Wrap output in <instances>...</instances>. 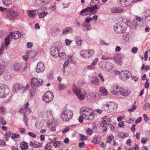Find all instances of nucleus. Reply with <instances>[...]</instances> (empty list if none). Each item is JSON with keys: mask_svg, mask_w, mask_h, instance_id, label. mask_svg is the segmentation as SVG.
<instances>
[{"mask_svg": "<svg viewBox=\"0 0 150 150\" xmlns=\"http://www.w3.org/2000/svg\"><path fill=\"white\" fill-rule=\"evenodd\" d=\"M80 112L87 120H92L94 118V112L91 108L86 107H83L80 109Z\"/></svg>", "mask_w": 150, "mask_h": 150, "instance_id": "nucleus-1", "label": "nucleus"}, {"mask_svg": "<svg viewBox=\"0 0 150 150\" xmlns=\"http://www.w3.org/2000/svg\"><path fill=\"white\" fill-rule=\"evenodd\" d=\"M127 24L123 22H120L116 24L114 26L115 31L117 33H124L127 29Z\"/></svg>", "mask_w": 150, "mask_h": 150, "instance_id": "nucleus-2", "label": "nucleus"}, {"mask_svg": "<svg viewBox=\"0 0 150 150\" xmlns=\"http://www.w3.org/2000/svg\"><path fill=\"white\" fill-rule=\"evenodd\" d=\"M73 115L71 110L67 109L64 110L62 113L61 118L63 121H68L71 119Z\"/></svg>", "mask_w": 150, "mask_h": 150, "instance_id": "nucleus-3", "label": "nucleus"}, {"mask_svg": "<svg viewBox=\"0 0 150 150\" xmlns=\"http://www.w3.org/2000/svg\"><path fill=\"white\" fill-rule=\"evenodd\" d=\"M117 106L116 104L112 102H108L102 107V110L107 112H113L115 107Z\"/></svg>", "mask_w": 150, "mask_h": 150, "instance_id": "nucleus-4", "label": "nucleus"}, {"mask_svg": "<svg viewBox=\"0 0 150 150\" xmlns=\"http://www.w3.org/2000/svg\"><path fill=\"white\" fill-rule=\"evenodd\" d=\"M73 90L74 93L80 100H83L85 98L86 93L84 90L74 86Z\"/></svg>", "mask_w": 150, "mask_h": 150, "instance_id": "nucleus-5", "label": "nucleus"}, {"mask_svg": "<svg viewBox=\"0 0 150 150\" xmlns=\"http://www.w3.org/2000/svg\"><path fill=\"white\" fill-rule=\"evenodd\" d=\"M98 8L97 5L96 4L93 6H91L83 9L81 11L80 14L82 16H87L88 14H90L91 12L94 11L95 9Z\"/></svg>", "mask_w": 150, "mask_h": 150, "instance_id": "nucleus-6", "label": "nucleus"}, {"mask_svg": "<svg viewBox=\"0 0 150 150\" xmlns=\"http://www.w3.org/2000/svg\"><path fill=\"white\" fill-rule=\"evenodd\" d=\"M60 46L55 44H53L50 49V52L52 56L55 58H57L59 56Z\"/></svg>", "mask_w": 150, "mask_h": 150, "instance_id": "nucleus-7", "label": "nucleus"}, {"mask_svg": "<svg viewBox=\"0 0 150 150\" xmlns=\"http://www.w3.org/2000/svg\"><path fill=\"white\" fill-rule=\"evenodd\" d=\"M80 55L82 57L85 59H89L94 55L93 50L92 49H90L88 50H83L80 52Z\"/></svg>", "mask_w": 150, "mask_h": 150, "instance_id": "nucleus-8", "label": "nucleus"}, {"mask_svg": "<svg viewBox=\"0 0 150 150\" xmlns=\"http://www.w3.org/2000/svg\"><path fill=\"white\" fill-rule=\"evenodd\" d=\"M42 83L43 81L42 79L33 78L31 79V84L33 88L41 86Z\"/></svg>", "mask_w": 150, "mask_h": 150, "instance_id": "nucleus-9", "label": "nucleus"}, {"mask_svg": "<svg viewBox=\"0 0 150 150\" xmlns=\"http://www.w3.org/2000/svg\"><path fill=\"white\" fill-rule=\"evenodd\" d=\"M9 92L8 87L5 85L0 86V97L4 98L8 95Z\"/></svg>", "mask_w": 150, "mask_h": 150, "instance_id": "nucleus-10", "label": "nucleus"}, {"mask_svg": "<svg viewBox=\"0 0 150 150\" xmlns=\"http://www.w3.org/2000/svg\"><path fill=\"white\" fill-rule=\"evenodd\" d=\"M54 96L52 92L48 91L43 96V100L46 103L51 102L53 99Z\"/></svg>", "mask_w": 150, "mask_h": 150, "instance_id": "nucleus-11", "label": "nucleus"}, {"mask_svg": "<svg viewBox=\"0 0 150 150\" xmlns=\"http://www.w3.org/2000/svg\"><path fill=\"white\" fill-rule=\"evenodd\" d=\"M18 16L17 12L13 10H10L7 13V17L11 20H14Z\"/></svg>", "mask_w": 150, "mask_h": 150, "instance_id": "nucleus-12", "label": "nucleus"}, {"mask_svg": "<svg viewBox=\"0 0 150 150\" xmlns=\"http://www.w3.org/2000/svg\"><path fill=\"white\" fill-rule=\"evenodd\" d=\"M37 13L38 14V16L40 18L44 17L48 14L47 12H45L44 8H40L36 11Z\"/></svg>", "mask_w": 150, "mask_h": 150, "instance_id": "nucleus-13", "label": "nucleus"}, {"mask_svg": "<svg viewBox=\"0 0 150 150\" xmlns=\"http://www.w3.org/2000/svg\"><path fill=\"white\" fill-rule=\"evenodd\" d=\"M122 55L119 54H115L113 58L115 63L120 65H121L122 64Z\"/></svg>", "mask_w": 150, "mask_h": 150, "instance_id": "nucleus-14", "label": "nucleus"}, {"mask_svg": "<svg viewBox=\"0 0 150 150\" xmlns=\"http://www.w3.org/2000/svg\"><path fill=\"white\" fill-rule=\"evenodd\" d=\"M45 69V67L44 64L40 62L37 64L36 72L38 73H42L44 71Z\"/></svg>", "mask_w": 150, "mask_h": 150, "instance_id": "nucleus-15", "label": "nucleus"}, {"mask_svg": "<svg viewBox=\"0 0 150 150\" xmlns=\"http://www.w3.org/2000/svg\"><path fill=\"white\" fill-rule=\"evenodd\" d=\"M129 0H118V4L120 6L125 7L130 4Z\"/></svg>", "mask_w": 150, "mask_h": 150, "instance_id": "nucleus-16", "label": "nucleus"}, {"mask_svg": "<svg viewBox=\"0 0 150 150\" xmlns=\"http://www.w3.org/2000/svg\"><path fill=\"white\" fill-rule=\"evenodd\" d=\"M120 94L122 96H127L129 95L130 93L129 90H125L123 88H121L119 90Z\"/></svg>", "mask_w": 150, "mask_h": 150, "instance_id": "nucleus-17", "label": "nucleus"}, {"mask_svg": "<svg viewBox=\"0 0 150 150\" xmlns=\"http://www.w3.org/2000/svg\"><path fill=\"white\" fill-rule=\"evenodd\" d=\"M55 122L54 121H48L47 122V125L48 127L51 129V130L53 132L55 130Z\"/></svg>", "mask_w": 150, "mask_h": 150, "instance_id": "nucleus-18", "label": "nucleus"}, {"mask_svg": "<svg viewBox=\"0 0 150 150\" xmlns=\"http://www.w3.org/2000/svg\"><path fill=\"white\" fill-rule=\"evenodd\" d=\"M120 89L117 86L114 85L111 87L110 92L113 94L117 95L119 93Z\"/></svg>", "mask_w": 150, "mask_h": 150, "instance_id": "nucleus-19", "label": "nucleus"}, {"mask_svg": "<svg viewBox=\"0 0 150 150\" xmlns=\"http://www.w3.org/2000/svg\"><path fill=\"white\" fill-rule=\"evenodd\" d=\"M120 74L122 77L125 78L126 79H128L131 75L130 72L127 70L122 71Z\"/></svg>", "mask_w": 150, "mask_h": 150, "instance_id": "nucleus-20", "label": "nucleus"}, {"mask_svg": "<svg viewBox=\"0 0 150 150\" xmlns=\"http://www.w3.org/2000/svg\"><path fill=\"white\" fill-rule=\"evenodd\" d=\"M21 36V34L20 32L16 31V33L10 32V33L9 37H11L12 38L14 39L18 38Z\"/></svg>", "mask_w": 150, "mask_h": 150, "instance_id": "nucleus-21", "label": "nucleus"}, {"mask_svg": "<svg viewBox=\"0 0 150 150\" xmlns=\"http://www.w3.org/2000/svg\"><path fill=\"white\" fill-rule=\"evenodd\" d=\"M123 33V39L125 42H129L130 41V38L131 33L129 32H125Z\"/></svg>", "mask_w": 150, "mask_h": 150, "instance_id": "nucleus-22", "label": "nucleus"}, {"mask_svg": "<svg viewBox=\"0 0 150 150\" xmlns=\"http://www.w3.org/2000/svg\"><path fill=\"white\" fill-rule=\"evenodd\" d=\"M29 105V103L28 102H27L24 105V107L22 109V110L24 112V113L25 115H29L31 112V110L30 108H28V106Z\"/></svg>", "mask_w": 150, "mask_h": 150, "instance_id": "nucleus-23", "label": "nucleus"}, {"mask_svg": "<svg viewBox=\"0 0 150 150\" xmlns=\"http://www.w3.org/2000/svg\"><path fill=\"white\" fill-rule=\"evenodd\" d=\"M22 67L21 63H16L13 65V69L16 71H19L22 69Z\"/></svg>", "mask_w": 150, "mask_h": 150, "instance_id": "nucleus-24", "label": "nucleus"}, {"mask_svg": "<svg viewBox=\"0 0 150 150\" xmlns=\"http://www.w3.org/2000/svg\"><path fill=\"white\" fill-rule=\"evenodd\" d=\"M99 92L100 94L103 96H107L108 92L106 89L104 87H100L99 89Z\"/></svg>", "mask_w": 150, "mask_h": 150, "instance_id": "nucleus-25", "label": "nucleus"}, {"mask_svg": "<svg viewBox=\"0 0 150 150\" xmlns=\"http://www.w3.org/2000/svg\"><path fill=\"white\" fill-rule=\"evenodd\" d=\"M91 82L96 85H98L99 84V80L98 78L95 76H93L90 79Z\"/></svg>", "mask_w": 150, "mask_h": 150, "instance_id": "nucleus-26", "label": "nucleus"}, {"mask_svg": "<svg viewBox=\"0 0 150 150\" xmlns=\"http://www.w3.org/2000/svg\"><path fill=\"white\" fill-rule=\"evenodd\" d=\"M15 91L16 92L18 91L23 89L24 87L22 84L19 83H16L14 85Z\"/></svg>", "mask_w": 150, "mask_h": 150, "instance_id": "nucleus-27", "label": "nucleus"}, {"mask_svg": "<svg viewBox=\"0 0 150 150\" xmlns=\"http://www.w3.org/2000/svg\"><path fill=\"white\" fill-rule=\"evenodd\" d=\"M36 10L37 9L28 11V14L29 16L31 18H34L35 15L37 13V12L36 11Z\"/></svg>", "mask_w": 150, "mask_h": 150, "instance_id": "nucleus-28", "label": "nucleus"}, {"mask_svg": "<svg viewBox=\"0 0 150 150\" xmlns=\"http://www.w3.org/2000/svg\"><path fill=\"white\" fill-rule=\"evenodd\" d=\"M128 134L125 132H119L118 134V137L121 138H125L128 137Z\"/></svg>", "mask_w": 150, "mask_h": 150, "instance_id": "nucleus-29", "label": "nucleus"}, {"mask_svg": "<svg viewBox=\"0 0 150 150\" xmlns=\"http://www.w3.org/2000/svg\"><path fill=\"white\" fill-rule=\"evenodd\" d=\"M20 145L22 150H25L28 148V144L25 142H23L22 143H21Z\"/></svg>", "mask_w": 150, "mask_h": 150, "instance_id": "nucleus-30", "label": "nucleus"}, {"mask_svg": "<svg viewBox=\"0 0 150 150\" xmlns=\"http://www.w3.org/2000/svg\"><path fill=\"white\" fill-rule=\"evenodd\" d=\"M73 29L71 27L65 28L62 32V34H66L69 33L71 31H72Z\"/></svg>", "mask_w": 150, "mask_h": 150, "instance_id": "nucleus-31", "label": "nucleus"}, {"mask_svg": "<svg viewBox=\"0 0 150 150\" xmlns=\"http://www.w3.org/2000/svg\"><path fill=\"white\" fill-rule=\"evenodd\" d=\"M29 145L30 146L33 147L34 148H37L39 146L40 143L36 141L31 142L29 143Z\"/></svg>", "mask_w": 150, "mask_h": 150, "instance_id": "nucleus-32", "label": "nucleus"}, {"mask_svg": "<svg viewBox=\"0 0 150 150\" xmlns=\"http://www.w3.org/2000/svg\"><path fill=\"white\" fill-rule=\"evenodd\" d=\"M3 3L4 6L6 7H8L12 4V0H3Z\"/></svg>", "mask_w": 150, "mask_h": 150, "instance_id": "nucleus-33", "label": "nucleus"}, {"mask_svg": "<svg viewBox=\"0 0 150 150\" xmlns=\"http://www.w3.org/2000/svg\"><path fill=\"white\" fill-rule=\"evenodd\" d=\"M106 69H104L105 71H108L110 70L111 69L113 68V64L110 63H109L107 64L105 66Z\"/></svg>", "mask_w": 150, "mask_h": 150, "instance_id": "nucleus-34", "label": "nucleus"}, {"mask_svg": "<svg viewBox=\"0 0 150 150\" xmlns=\"http://www.w3.org/2000/svg\"><path fill=\"white\" fill-rule=\"evenodd\" d=\"M49 2L48 0H36L35 2V4L38 5V4H37V3H42L43 4V5L47 4Z\"/></svg>", "mask_w": 150, "mask_h": 150, "instance_id": "nucleus-35", "label": "nucleus"}, {"mask_svg": "<svg viewBox=\"0 0 150 150\" xmlns=\"http://www.w3.org/2000/svg\"><path fill=\"white\" fill-rule=\"evenodd\" d=\"M60 59L61 60H64L66 57V56L65 53L63 52L59 53V56Z\"/></svg>", "mask_w": 150, "mask_h": 150, "instance_id": "nucleus-36", "label": "nucleus"}, {"mask_svg": "<svg viewBox=\"0 0 150 150\" xmlns=\"http://www.w3.org/2000/svg\"><path fill=\"white\" fill-rule=\"evenodd\" d=\"M58 88L59 90L61 91L65 89L66 88V86L64 84L59 83L58 85Z\"/></svg>", "mask_w": 150, "mask_h": 150, "instance_id": "nucleus-37", "label": "nucleus"}, {"mask_svg": "<svg viewBox=\"0 0 150 150\" xmlns=\"http://www.w3.org/2000/svg\"><path fill=\"white\" fill-rule=\"evenodd\" d=\"M27 54L30 58H33L35 56V52L34 51H29L27 52Z\"/></svg>", "mask_w": 150, "mask_h": 150, "instance_id": "nucleus-38", "label": "nucleus"}, {"mask_svg": "<svg viewBox=\"0 0 150 150\" xmlns=\"http://www.w3.org/2000/svg\"><path fill=\"white\" fill-rule=\"evenodd\" d=\"M143 109L145 110H148L150 109V104L149 103H145L143 107Z\"/></svg>", "mask_w": 150, "mask_h": 150, "instance_id": "nucleus-39", "label": "nucleus"}, {"mask_svg": "<svg viewBox=\"0 0 150 150\" xmlns=\"http://www.w3.org/2000/svg\"><path fill=\"white\" fill-rule=\"evenodd\" d=\"M82 28L83 30L85 31H88L90 30L88 27V25L86 24L85 23H83Z\"/></svg>", "mask_w": 150, "mask_h": 150, "instance_id": "nucleus-40", "label": "nucleus"}, {"mask_svg": "<svg viewBox=\"0 0 150 150\" xmlns=\"http://www.w3.org/2000/svg\"><path fill=\"white\" fill-rule=\"evenodd\" d=\"M45 112L41 110H39L38 111V115L39 117H41L45 116Z\"/></svg>", "mask_w": 150, "mask_h": 150, "instance_id": "nucleus-41", "label": "nucleus"}, {"mask_svg": "<svg viewBox=\"0 0 150 150\" xmlns=\"http://www.w3.org/2000/svg\"><path fill=\"white\" fill-rule=\"evenodd\" d=\"M35 91L36 90L34 89V88H33V89L30 91V95L31 97H32L35 96Z\"/></svg>", "mask_w": 150, "mask_h": 150, "instance_id": "nucleus-42", "label": "nucleus"}, {"mask_svg": "<svg viewBox=\"0 0 150 150\" xmlns=\"http://www.w3.org/2000/svg\"><path fill=\"white\" fill-rule=\"evenodd\" d=\"M100 140L97 137H95L92 140V142L95 144H98L100 142Z\"/></svg>", "mask_w": 150, "mask_h": 150, "instance_id": "nucleus-43", "label": "nucleus"}, {"mask_svg": "<svg viewBox=\"0 0 150 150\" xmlns=\"http://www.w3.org/2000/svg\"><path fill=\"white\" fill-rule=\"evenodd\" d=\"M0 123L3 125H5L6 124V122L5 121V119L3 117H0Z\"/></svg>", "mask_w": 150, "mask_h": 150, "instance_id": "nucleus-44", "label": "nucleus"}, {"mask_svg": "<svg viewBox=\"0 0 150 150\" xmlns=\"http://www.w3.org/2000/svg\"><path fill=\"white\" fill-rule=\"evenodd\" d=\"M102 59L103 60H108L112 59V57L108 56L106 55H103L102 57Z\"/></svg>", "mask_w": 150, "mask_h": 150, "instance_id": "nucleus-45", "label": "nucleus"}, {"mask_svg": "<svg viewBox=\"0 0 150 150\" xmlns=\"http://www.w3.org/2000/svg\"><path fill=\"white\" fill-rule=\"evenodd\" d=\"M60 144V142L59 141H55L53 143V145L55 147H58Z\"/></svg>", "mask_w": 150, "mask_h": 150, "instance_id": "nucleus-46", "label": "nucleus"}, {"mask_svg": "<svg viewBox=\"0 0 150 150\" xmlns=\"http://www.w3.org/2000/svg\"><path fill=\"white\" fill-rule=\"evenodd\" d=\"M96 68V67L94 65L91 64L88 65L87 67V69L88 70H93Z\"/></svg>", "mask_w": 150, "mask_h": 150, "instance_id": "nucleus-47", "label": "nucleus"}, {"mask_svg": "<svg viewBox=\"0 0 150 150\" xmlns=\"http://www.w3.org/2000/svg\"><path fill=\"white\" fill-rule=\"evenodd\" d=\"M65 42L67 45L69 46L71 43L72 40L68 39H66L65 40Z\"/></svg>", "mask_w": 150, "mask_h": 150, "instance_id": "nucleus-48", "label": "nucleus"}, {"mask_svg": "<svg viewBox=\"0 0 150 150\" xmlns=\"http://www.w3.org/2000/svg\"><path fill=\"white\" fill-rule=\"evenodd\" d=\"M11 132H7L5 134V138L6 139H6V141H8V138L11 136Z\"/></svg>", "mask_w": 150, "mask_h": 150, "instance_id": "nucleus-49", "label": "nucleus"}, {"mask_svg": "<svg viewBox=\"0 0 150 150\" xmlns=\"http://www.w3.org/2000/svg\"><path fill=\"white\" fill-rule=\"evenodd\" d=\"M149 13V14H147L145 16L146 19L144 20L146 21H148L150 20V10H149L148 11Z\"/></svg>", "mask_w": 150, "mask_h": 150, "instance_id": "nucleus-50", "label": "nucleus"}, {"mask_svg": "<svg viewBox=\"0 0 150 150\" xmlns=\"http://www.w3.org/2000/svg\"><path fill=\"white\" fill-rule=\"evenodd\" d=\"M6 112V110L4 107H0V113L2 115L4 114Z\"/></svg>", "mask_w": 150, "mask_h": 150, "instance_id": "nucleus-51", "label": "nucleus"}, {"mask_svg": "<svg viewBox=\"0 0 150 150\" xmlns=\"http://www.w3.org/2000/svg\"><path fill=\"white\" fill-rule=\"evenodd\" d=\"M131 25H130V26H132V27L133 28H136V27L137 25V22L135 20L133 21V22H132Z\"/></svg>", "mask_w": 150, "mask_h": 150, "instance_id": "nucleus-52", "label": "nucleus"}, {"mask_svg": "<svg viewBox=\"0 0 150 150\" xmlns=\"http://www.w3.org/2000/svg\"><path fill=\"white\" fill-rule=\"evenodd\" d=\"M19 137V135L18 134L13 133L12 134L11 138L12 139H14L18 138Z\"/></svg>", "mask_w": 150, "mask_h": 150, "instance_id": "nucleus-53", "label": "nucleus"}, {"mask_svg": "<svg viewBox=\"0 0 150 150\" xmlns=\"http://www.w3.org/2000/svg\"><path fill=\"white\" fill-rule=\"evenodd\" d=\"M9 37H6L5 39V42L6 44V46H7L9 44Z\"/></svg>", "mask_w": 150, "mask_h": 150, "instance_id": "nucleus-54", "label": "nucleus"}, {"mask_svg": "<svg viewBox=\"0 0 150 150\" xmlns=\"http://www.w3.org/2000/svg\"><path fill=\"white\" fill-rule=\"evenodd\" d=\"M143 117L144 118V120L146 122H148L150 120L149 117L146 114H144L143 115Z\"/></svg>", "mask_w": 150, "mask_h": 150, "instance_id": "nucleus-55", "label": "nucleus"}, {"mask_svg": "<svg viewBox=\"0 0 150 150\" xmlns=\"http://www.w3.org/2000/svg\"><path fill=\"white\" fill-rule=\"evenodd\" d=\"M137 108V106L135 105H134L133 107L128 109V110L129 112H133Z\"/></svg>", "mask_w": 150, "mask_h": 150, "instance_id": "nucleus-56", "label": "nucleus"}, {"mask_svg": "<svg viewBox=\"0 0 150 150\" xmlns=\"http://www.w3.org/2000/svg\"><path fill=\"white\" fill-rule=\"evenodd\" d=\"M80 139L82 141L86 140L87 139L86 137L81 134H80Z\"/></svg>", "mask_w": 150, "mask_h": 150, "instance_id": "nucleus-57", "label": "nucleus"}, {"mask_svg": "<svg viewBox=\"0 0 150 150\" xmlns=\"http://www.w3.org/2000/svg\"><path fill=\"white\" fill-rule=\"evenodd\" d=\"M98 61V58H95V59L93 61L92 64L95 66V65H96Z\"/></svg>", "mask_w": 150, "mask_h": 150, "instance_id": "nucleus-58", "label": "nucleus"}, {"mask_svg": "<svg viewBox=\"0 0 150 150\" xmlns=\"http://www.w3.org/2000/svg\"><path fill=\"white\" fill-rule=\"evenodd\" d=\"M4 71V67L2 65H0V76L3 73Z\"/></svg>", "mask_w": 150, "mask_h": 150, "instance_id": "nucleus-59", "label": "nucleus"}, {"mask_svg": "<svg viewBox=\"0 0 150 150\" xmlns=\"http://www.w3.org/2000/svg\"><path fill=\"white\" fill-rule=\"evenodd\" d=\"M69 63V59H67L65 62L63 64V66L64 67H67Z\"/></svg>", "mask_w": 150, "mask_h": 150, "instance_id": "nucleus-60", "label": "nucleus"}, {"mask_svg": "<svg viewBox=\"0 0 150 150\" xmlns=\"http://www.w3.org/2000/svg\"><path fill=\"white\" fill-rule=\"evenodd\" d=\"M148 140V139L145 137H142L141 139V143L143 144L146 143V142Z\"/></svg>", "mask_w": 150, "mask_h": 150, "instance_id": "nucleus-61", "label": "nucleus"}, {"mask_svg": "<svg viewBox=\"0 0 150 150\" xmlns=\"http://www.w3.org/2000/svg\"><path fill=\"white\" fill-rule=\"evenodd\" d=\"M74 57L72 55H68V59L69 60H70L72 62H74Z\"/></svg>", "mask_w": 150, "mask_h": 150, "instance_id": "nucleus-62", "label": "nucleus"}, {"mask_svg": "<svg viewBox=\"0 0 150 150\" xmlns=\"http://www.w3.org/2000/svg\"><path fill=\"white\" fill-rule=\"evenodd\" d=\"M24 121L25 125L26 126L28 125V119L26 117L25 115L24 116V118H23Z\"/></svg>", "mask_w": 150, "mask_h": 150, "instance_id": "nucleus-63", "label": "nucleus"}, {"mask_svg": "<svg viewBox=\"0 0 150 150\" xmlns=\"http://www.w3.org/2000/svg\"><path fill=\"white\" fill-rule=\"evenodd\" d=\"M85 119L84 118V117L82 115H81L80 116V117H79V122L81 123H82L83 122V119Z\"/></svg>", "mask_w": 150, "mask_h": 150, "instance_id": "nucleus-64", "label": "nucleus"}]
</instances>
